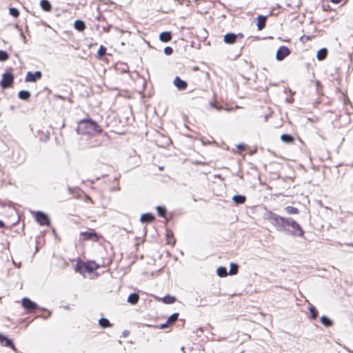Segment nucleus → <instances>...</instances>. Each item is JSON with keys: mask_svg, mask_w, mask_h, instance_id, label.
Here are the masks:
<instances>
[{"mask_svg": "<svg viewBox=\"0 0 353 353\" xmlns=\"http://www.w3.org/2000/svg\"><path fill=\"white\" fill-rule=\"evenodd\" d=\"M263 218L269 221L279 232H284L294 236L301 237L304 235L302 227L292 218H285L270 210H267L263 214Z\"/></svg>", "mask_w": 353, "mask_h": 353, "instance_id": "nucleus-1", "label": "nucleus"}, {"mask_svg": "<svg viewBox=\"0 0 353 353\" xmlns=\"http://www.w3.org/2000/svg\"><path fill=\"white\" fill-rule=\"evenodd\" d=\"M76 131L79 134L94 135L101 133L102 128L90 118L81 119L78 122Z\"/></svg>", "mask_w": 353, "mask_h": 353, "instance_id": "nucleus-2", "label": "nucleus"}, {"mask_svg": "<svg viewBox=\"0 0 353 353\" xmlns=\"http://www.w3.org/2000/svg\"><path fill=\"white\" fill-rule=\"evenodd\" d=\"M35 221L42 226H49L50 225V219L49 216L43 211L32 212Z\"/></svg>", "mask_w": 353, "mask_h": 353, "instance_id": "nucleus-3", "label": "nucleus"}, {"mask_svg": "<svg viewBox=\"0 0 353 353\" xmlns=\"http://www.w3.org/2000/svg\"><path fill=\"white\" fill-rule=\"evenodd\" d=\"M14 79V76L11 72H6L2 74V79L0 81V86L3 90L12 87Z\"/></svg>", "mask_w": 353, "mask_h": 353, "instance_id": "nucleus-4", "label": "nucleus"}, {"mask_svg": "<svg viewBox=\"0 0 353 353\" xmlns=\"http://www.w3.org/2000/svg\"><path fill=\"white\" fill-rule=\"evenodd\" d=\"M21 305L29 313L40 309V307L37 303L34 302L28 297H23L22 299Z\"/></svg>", "mask_w": 353, "mask_h": 353, "instance_id": "nucleus-5", "label": "nucleus"}, {"mask_svg": "<svg viewBox=\"0 0 353 353\" xmlns=\"http://www.w3.org/2000/svg\"><path fill=\"white\" fill-rule=\"evenodd\" d=\"M243 34L239 32L238 34H235L233 32H228L223 37V42L226 44H234L239 39H241L243 38Z\"/></svg>", "mask_w": 353, "mask_h": 353, "instance_id": "nucleus-6", "label": "nucleus"}, {"mask_svg": "<svg viewBox=\"0 0 353 353\" xmlns=\"http://www.w3.org/2000/svg\"><path fill=\"white\" fill-rule=\"evenodd\" d=\"M0 343L7 347L11 348L16 353H18V350L16 348L13 341L8 338L6 335L0 333Z\"/></svg>", "mask_w": 353, "mask_h": 353, "instance_id": "nucleus-7", "label": "nucleus"}, {"mask_svg": "<svg viewBox=\"0 0 353 353\" xmlns=\"http://www.w3.org/2000/svg\"><path fill=\"white\" fill-rule=\"evenodd\" d=\"M290 54L289 48L285 46H280L276 50V59L279 61H283Z\"/></svg>", "mask_w": 353, "mask_h": 353, "instance_id": "nucleus-8", "label": "nucleus"}, {"mask_svg": "<svg viewBox=\"0 0 353 353\" xmlns=\"http://www.w3.org/2000/svg\"><path fill=\"white\" fill-rule=\"evenodd\" d=\"M42 72L39 70H37L34 72L29 71L26 73L25 81L34 83L37 81L41 79L42 78Z\"/></svg>", "mask_w": 353, "mask_h": 353, "instance_id": "nucleus-9", "label": "nucleus"}, {"mask_svg": "<svg viewBox=\"0 0 353 353\" xmlns=\"http://www.w3.org/2000/svg\"><path fill=\"white\" fill-rule=\"evenodd\" d=\"M81 236H83V240H92L97 241L99 240L98 234L94 231H85L81 232Z\"/></svg>", "mask_w": 353, "mask_h": 353, "instance_id": "nucleus-10", "label": "nucleus"}, {"mask_svg": "<svg viewBox=\"0 0 353 353\" xmlns=\"http://www.w3.org/2000/svg\"><path fill=\"white\" fill-rule=\"evenodd\" d=\"M173 83L174 86L179 90H185L187 86L188 83L185 80L181 79L179 77L176 76L174 81Z\"/></svg>", "mask_w": 353, "mask_h": 353, "instance_id": "nucleus-11", "label": "nucleus"}, {"mask_svg": "<svg viewBox=\"0 0 353 353\" xmlns=\"http://www.w3.org/2000/svg\"><path fill=\"white\" fill-rule=\"evenodd\" d=\"M267 19H268L267 15H259L256 17V21H257L256 26H257L258 30H262L263 29L265 28Z\"/></svg>", "mask_w": 353, "mask_h": 353, "instance_id": "nucleus-12", "label": "nucleus"}, {"mask_svg": "<svg viewBox=\"0 0 353 353\" xmlns=\"http://www.w3.org/2000/svg\"><path fill=\"white\" fill-rule=\"evenodd\" d=\"M155 219V216L152 213H144L140 217V221L142 223H150Z\"/></svg>", "mask_w": 353, "mask_h": 353, "instance_id": "nucleus-13", "label": "nucleus"}, {"mask_svg": "<svg viewBox=\"0 0 353 353\" xmlns=\"http://www.w3.org/2000/svg\"><path fill=\"white\" fill-rule=\"evenodd\" d=\"M172 34L170 31H164L159 34V40L163 43H168L172 40Z\"/></svg>", "mask_w": 353, "mask_h": 353, "instance_id": "nucleus-14", "label": "nucleus"}, {"mask_svg": "<svg viewBox=\"0 0 353 353\" xmlns=\"http://www.w3.org/2000/svg\"><path fill=\"white\" fill-rule=\"evenodd\" d=\"M85 268H86V264L83 261H82L81 260H78L76 263L74 270L77 272H79L80 274H83L84 272H86Z\"/></svg>", "mask_w": 353, "mask_h": 353, "instance_id": "nucleus-15", "label": "nucleus"}, {"mask_svg": "<svg viewBox=\"0 0 353 353\" xmlns=\"http://www.w3.org/2000/svg\"><path fill=\"white\" fill-rule=\"evenodd\" d=\"M232 199L236 205H242L246 201V196L242 194H235Z\"/></svg>", "mask_w": 353, "mask_h": 353, "instance_id": "nucleus-16", "label": "nucleus"}, {"mask_svg": "<svg viewBox=\"0 0 353 353\" xmlns=\"http://www.w3.org/2000/svg\"><path fill=\"white\" fill-rule=\"evenodd\" d=\"M139 300V295L137 292L131 293L128 295L127 301L131 305H136Z\"/></svg>", "mask_w": 353, "mask_h": 353, "instance_id": "nucleus-17", "label": "nucleus"}, {"mask_svg": "<svg viewBox=\"0 0 353 353\" xmlns=\"http://www.w3.org/2000/svg\"><path fill=\"white\" fill-rule=\"evenodd\" d=\"M320 321L326 327H332L334 324L333 321L326 315H323L320 318Z\"/></svg>", "mask_w": 353, "mask_h": 353, "instance_id": "nucleus-18", "label": "nucleus"}, {"mask_svg": "<svg viewBox=\"0 0 353 353\" xmlns=\"http://www.w3.org/2000/svg\"><path fill=\"white\" fill-rule=\"evenodd\" d=\"M327 49L325 48H322L318 50L316 53V59L319 61H323L327 56Z\"/></svg>", "mask_w": 353, "mask_h": 353, "instance_id": "nucleus-19", "label": "nucleus"}, {"mask_svg": "<svg viewBox=\"0 0 353 353\" xmlns=\"http://www.w3.org/2000/svg\"><path fill=\"white\" fill-rule=\"evenodd\" d=\"M74 28L79 32H82L85 28V23L81 19H77L74 23Z\"/></svg>", "mask_w": 353, "mask_h": 353, "instance_id": "nucleus-20", "label": "nucleus"}, {"mask_svg": "<svg viewBox=\"0 0 353 353\" xmlns=\"http://www.w3.org/2000/svg\"><path fill=\"white\" fill-rule=\"evenodd\" d=\"M280 139L282 142L288 144L293 143L294 141V138L292 135L285 133L281 135Z\"/></svg>", "mask_w": 353, "mask_h": 353, "instance_id": "nucleus-21", "label": "nucleus"}, {"mask_svg": "<svg viewBox=\"0 0 353 353\" xmlns=\"http://www.w3.org/2000/svg\"><path fill=\"white\" fill-rule=\"evenodd\" d=\"M40 6L45 12H50L52 10V5L48 0H41Z\"/></svg>", "mask_w": 353, "mask_h": 353, "instance_id": "nucleus-22", "label": "nucleus"}, {"mask_svg": "<svg viewBox=\"0 0 353 353\" xmlns=\"http://www.w3.org/2000/svg\"><path fill=\"white\" fill-rule=\"evenodd\" d=\"M31 97V94L28 90H22L19 92L18 97L21 100L28 101Z\"/></svg>", "mask_w": 353, "mask_h": 353, "instance_id": "nucleus-23", "label": "nucleus"}, {"mask_svg": "<svg viewBox=\"0 0 353 353\" xmlns=\"http://www.w3.org/2000/svg\"><path fill=\"white\" fill-rule=\"evenodd\" d=\"M99 325L102 328H107L112 327V324L107 318L101 317L99 319Z\"/></svg>", "mask_w": 353, "mask_h": 353, "instance_id": "nucleus-24", "label": "nucleus"}, {"mask_svg": "<svg viewBox=\"0 0 353 353\" xmlns=\"http://www.w3.org/2000/svg\"><path fill=\"white\" fill-rule=\"evenodd\" d=\"M159 142L161 143L160 146L163 148L168 147L172 143L171 139L165 136H162L161 139L159 140Z\"/></svg>", "mask_w": 353, "mask_h": 353, "instance_id": "nucleus-25", "label": "nucleus"}, {"mask_svg": "<svg viewBox=\"0 0 353 353\" xmlns=\"http://www.w3.org/2000/svg\"><path fill=\"white\" fill-rule=\"evenodd\" d=\"M239 265L236 263H231L230 265L229 272H228L229 275H235L238 273L239 270Z\"/></svg>", "mask_w": 353, "mask_h": 353, "instance_id": "nucleus-26", "label": "nucleus"}, {"mask_svg": "<svg viewBox=\"0 0 353 353\" xmlns=\"http://www.w3.org/2000/svg\"><path fill=\"white\" fill-rule=\"evenodd\" d=\"M176 299L175 296L167 294L162 298L163 303L165 304H172L176 301Z\"/></svg>", "mask_w": 353, "mask_h": 353, "instance_id": "nucleus-27", "label": "nucleus"}, {"mask_svg": "<svg viewBox=\"0 0 353 353\" xmlns=\"http://www.w3.org/2000/svg\"><path fill=\"white\" fill-rule=\"evenodd\" d=\"M308 310L310 314L311 319H312V320L316 319L318 316V311H317L316 308L312 304H310L308 306Z\"/></svg>", "mask_w": 353, "mask_h": 353, "instance_id": "nucleus-28", "label": "nucleus"}, {"mask_svg": "<svg viewBox=\"0 0 353 353\" xmlns=\"http://www.w3.org/2000/svg\"><path fill=\"white\" fill-rule=\"evenodd\" d=\"M157 212L159 216L165 218L167 214V209L165 207L162 205H157Z\"/></svg>", "mask_w": 353, "mask_h": 353, "instance_id": "nucleus-29", "label": "nucleus"}, {"mask_svg": "<svg viewBox=\"0 0 353 353\" xmlns=\"http://www.w3.org/2000/svg\"><path fill=\"white\" fill-rule=\"evenodd\" d=\"M216 274L219 276V277H225L226 276L228 273L227 272V268L224 266H219L217 269H216Z\"/></svg>", "mask_w": 353, "mask_h": 353, "instance_id": "nucleus-30", "label": "nucleus"}, {"mask_svg": "<svg viewBox=\"0 0 353 353\" xmlns=\"http://www.w3.org/2000/svg\"><path fill=\"white\" fill-rule=\"evenodd\" d=\"M179 314L178 312H174L171 314L167 319V323L168 325H172L175 323V321L178 319Z\"/></svg>", "mask_w": 353, "mask_h": 353, "instance_id": "nucleus-31", "label": "nucleus"}, {"mask_svg": "<svg viewBox=\"0 0 353 353\" xmlns=\"http://www.w3.org/2000/svg\"><path fill=\"white\" fill-rule=\"evenodd\" d=\"M165 236L168 239L167 243L171 245H174L175 244V240L174 239L172 241L170 240V239L174 238V234L171 230H167Z\"/></svg>", "mask_w": 353, "mask_h": 353, "instance_id": "nucleus-32", "label": "nucleus"}, {"mask_svg": "<svg viewBox=\"0 0 353 353\" xmlns=\"http://www.w3.org/2000/svg\"><path fill=\"white\" fill-rule=\"evenodd\" d=\"M284 210L286 212V213L289 214H298L299 210L298 208L293 207V206H287L284 208Z\"/></svg>", "mask_w": 353, "mask_h": 353, "instance_id": "nucleus-33", "label": "nucleus"}, {"mask_svg": "<svg viewBox=\"0 0 353 353\" xmlns=\"http://www.w3.org/2000/svg\"><path fill=\"white\" fill-rule=\"evenodd\" d=\"M107 48L103 46H100L98 51H97V55L99 59H102L105 57L106 54Z\"/></svg>", "mask_w": 353, "mask_h": 353, "instance_id": "nucleus-34", "label": "nucleus"}, {"mask_svg": "<svg viewBox=\"0 0 353 353\" xmlns=\"http://www.w3.org/2000/svg\"><path fill=\"white\" fill-rule=\"evenodd\" d=\"M8 53L3 50H0V61H6L9 59Z\"/></svg>", "mask_w": 353, "mask_h": 353, "instance_id": "nucleus-35", "label": "nucleus"}, {"mask_svg": "<svg viewBox=\"0 0 353 353\" xmlns=\"http://www.w3.org/2000/svg\"><path fill=\"white\" fill-rule=\"evenodd\" d=\"M9 13L11 16L17 18L19 16V11L17 8L12 7L9 8Z\"/></svg>", "mask_w": 353, "mask_h": 353, "instance_id": "nucleus-36", "label": "nucleus"}, {"mask_svg": "<svg viewBox=\"0 0 353 353\" xmlns=\"http://www.w3.org/2000/svg\"><path fill=\"white\" fill-rule=\"evenodd\" d=\"M85 270L86 272L91 273L96 270V267H94V265L92 263V261H90L88 264H86Z\"/></svg>", "mask_w": 353, "mask_h": 353, "instance_id": "nucleus-37", "label": "nucleus"}, {"mask_svg": "<svg viewBox=\"0 0 353 353\" xmlns=\"http://www.w3.org/2000/svg\"><path fill=\"white\" fill-rule=\"evenodd\" d=\"M39 310H43V311H45V312H48V315H47V316H46V314H41V315H40V316H39L40 317H41V318H43V319H48V318L51 316V314H52V312H51L49 310H48L47 308H45V307H40V309H39Z\"/></svg>", "mask_w": 353, "mask_h": 353, "instance_id": "nucleus-38", "label": "nucleus"}, {"mask_svg": "<svg viewBox=\"0 0 353 353\" xmlns=\"http://www.w3.org/2000/svg\"><path fill=\"white\" fill-rule=\"evenodd\" d=\"M163 52L165 55L170 56L173 53V48L170 46H166L163 50Z\"/></svg>", "mask_w": 353, "mask_h": 353, "instance_id": "nucleus-39", "label": "nucleus"}, {"mask_svg": "<svg viewBox=\"0 0 353 353\" xmlns=\"http://www.w3.org/2000/svg\"><path fill=\"white\" fill-rule=\"evenodd\" d=\"M8 206V207H12L13 205V203L10 201L6 203L5 201H0V206L2 207V208H5L6 206Z\"/></svg>", "mask_w": 353, "mask_h": 353, "instance_id": "nucleus-40", "label": "nucleus"}, {"mask_svg": "<svg viewBox=\"0 0 353 353\" xmlns=\"http://www.w3.org/2000/svg\"><path fill=\"white\" fill-rule=\"evenodd\" d=\"M246 145L243 143H239L237 145H236V148L239 150H243L245 148Z\"/></svg>", "mask_w": 353, "mask_h": 353, "instance_id": "nucleus-41", "label": "nucleus"}, {"mask_svg": "<svg viewBox=\"0 0 353 353\" xmlns=\"http://www.w3.org/2000/svg\"><path fill=\"white\" fill-rule=\"evenodd\" d=\"M130 334V331L128 330H125L122 332L121 337H127Z\"/></svg>", "mask_w": 353, "mask_h": 353, "instance_id": "nucleus-42", "label": "nucleus"}, {"mask_svg": "<svg viewBox=\"0 0 353 353\" xmlns=\"http://www.w3.org/2000/svg\"><path fill=\"white\" fill-rule=\"evenodd\" d=\"M95 19L98 21H101V20H104L105 18L103 15H101V14H99L97 16L95 17Z\"/></svg>", "mask_w": 353, "mask_h": 353, "instance_id": "nucleus-43", "label": "nucleus"}, {"mask_svg": "<svg viewBox=\"0 0 353 353\" xmlns=\"http://www.w3.org/2000/svg\"><path fill=\"white\" fill-rule=\"evenodd\" d=\"M53 97L55 99H60L61 100H64L65 99V97L61 96V95H60V94H54Z\"/></svg>", "mask_w": 353, "mask_h": 353, "instance_id": "nucleus-44", "label": "nucleus"}, {"mask_svg": "<svg viewBox=\"0 0 353 353\" xmlns=\"http://www.w3.org/2000/svg\"><path fill=\"white\" fill-rule=\"evenodd\" d=\"M170 325H168V323H167V321H166L165 323H163V324H161L160 325V328L164 329V328H165V327H167L168 326H170Z\"/></svg>", "mask_w": 353, "mask_h": 353, "instance_id": "nucleus-45", "label": "nucleus"}, {"mask_svg": "<svg viewBox=\"0 0 353 353\" xmlns=\"http://www.w3.org/2000/svg\"><path fill=\"white\" fill-rule=\"evenodd\" d=\"M211 105L212 107L217 109L218 110H220L222 108L221 107H219V106H217L216 105H215L214 103H211Z\"/></svg>", "mask_w": 353, "mask_h": 353, "instance_id": "nucleus-46", "label": "nucleus"}, {"mask_svg": "<svg viewBox=\"0 0 353 353\" xmlns=\"http://www.w3.org/2000/svg\"><path fill=\"white\" fill-rule=\"evenodd\" d=\"M111 26H109L108 27H103V31L105 32H109L110 30Z\"/></svg>", "mask_w": 353, "mask_h": 353, "instance_id": "nucleus-47", "label": "nucleus"}, {"mask_svg": "<svg viewBox=\"0 0 353 353\" xmlns=\"http://www.w3.org/2000/svg\"><path fill=\"white\" fill-rule=\"evenodd\" d=\"M5 223L3 221L0 220V228H5Z\"/></svg>", "mask_w": 353, "mask_h": 353, "instance_id": "nucleus-48", "label": "nucleus"}, {"mask_svg": "<svg viewBox=\"0 0 353 353\" xmlns=\"http://www.w3.org/2000/svg\"><path fill=\"white\" fill-rule=\"evenodd\" d=\"M329 1L334 3H339L341 1V0H329Z\"/></svg>", "mask_w": 353, "mask_h": 353, "instance_id": "nucleus-49", "label": "nucleus"}, {"mask_svg": "<svg viewBox=\"0 0 353 353\" xmlns=\"http://www.w3.org/2000/svg\"><path fill=\"white\" fill-rule=\"evenodd\" d=\"M92 263L94 265V267H96V270H97L100 266L97 263H96L94 261H92Z\"/></svg>", "mask_w": 353, "mask_h": 353, "instance_id": "nucleus-50", "label": "nucleus"}, {"mask_svg": "<svg viewBox=\"0 0 353 353\" xmlns=\"http://www.w3.org/2000/svg\"><path fill=\"white\" fill-rule=\"evenodd\" d=\"M303 38H305V39H306V40H307V41H308V40H310V39L309 36H305V35H303V36H302V37L300 38V39H301V40H302Z\"/></svg>", "mask_w": 353, "mask_h": 353, "instance_id": "nucleus-51", "label": "nucleus"}, {"mask_svg": "<svg viewBox=\"0 0 353 353\" xmlns=\"http://www.w3.org/2000/svg\"><path fill=\"white\" fill-rule=\"evenodd\" d=\"M21 37L23 39V41L26 43V37L24 36V34L23 33H21Z\"/></svg>", "mask_w": 353, "mask_h": 353, "instance_id": "nucleus-52", "label": "nucleus"}, {"mask_svg": "<svg viewBox=\"0 0 353 353\" xmlns=\"http://www.w3.org/2000/svg\"><path fill=\"white\" fill-rule=\"evenodd\" d=\"M21 37L23 39V41L26 43V37L24 36V34L23 33H21Z\"/></svg>", "mask_w": 353, "mask_h": 353, "instance_id": "nucleus-53", "label": "nucleus"}, {"mask_svg": "<svg viewBox=\"0 0 353 353\" xmlns=\"http://www.w3.org/2000/svg\"><path fill=\"white\" fill-rule=\"evenodd\" d=\"M50 138V132H47V134H46V139H48Z\"/></svg>", "mask_w": 353, "mask_h": 353, "instance_id": "nucleus-54", "label": "nucleus"}, {"mask_svg": "<svg viewBox=\"0 0 353 353\" xmlns=\"http://www.w3.org/2000/svg\"><path fill=\"white\" fill-rule=\"evenodd\" d=\"M68 191H71L72 188L70 187L68 188Z\"/></svg>", "mask_w": 353, "mask_h": 353, "instance_id": "nucleus-55", "label": "nucleus"}, {"mask_svg": "<svg viewBox=\"0 0 353 353\" xmlns=\"http://www.w3.org/2000/svg\"><path fill=\"white\" fill-rule=\"evenodd\" d=\"M352 167H353V163H352Z\"/></svg>", "mask_w": 353, "mask_h": 353, "instance_id": "nucleus-56", "label": "nucleus"}]
</instances>
